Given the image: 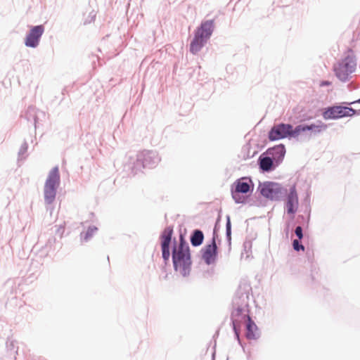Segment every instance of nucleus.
I'll use <instances>...</instances> for the list:
<instances>
[{"instance_id":"nucleus-12","label":"nucleus","mask_w":360,"mask_h":360,"mask_svg":"<svg viewBox=\"0 0 360 360\" xmlns=\"http://www.w3.org/2000/svg\"><path fill=\"white\" fill-rule=\"evenodd\" d=\"M217 245L214 238L210 244L206 245L202 250V257L207 264L213 263L217 257Z\"/></svg>"},{"instance_id":"nucleus-19","label":"nucleus","mask_w":360,"mask_h":360,"mask_svg":"<svg viewBox=\"0 0 360 360\" xmlns=\"http://www.w3.org/2000/svg\"><path fill=\"white\" fill-rule=\"evenodd\" d=\"M274 162V161L272 160V158L270 156H269V157L260 156L259 158V167L263 171H266V172L270 171L272 169Z\"/></svg>"},{"instance_id":"nucleus-8","label":"nucleus","mask_w":360,"mask_h":360,"mask_svg":"<svg viewBox=\"0 0 360 360\" xmlns=\"http://www.w3.org/2000/svg\"><path fill=\"white\" fill-rule=\"evenodd\" d=\"M291 124H279L272 127L269 134V138L271 141L278 140L290 136Z\"/></svg>"},{"instance_id":"nucleus-14","label":"nucleus","mask_w":360,"mask_h":360,"mask_svg":"<svg viewBox=\"0 0 360 360\" xmlns=\"http://www.w3.org/2000/svg\"><path fill=\"white\" fill-rule=\"evenodd\" d=\"M298 197L295 186H292L287 195L286 209L288 214H293L297 210Z\"/></svg>"},{"instance_id":"nucleus-25","label":"nucleus","mask_w":360,"mask_h":360,"mask_svg":"<svg viewBox=\"0 0 360 360\" xmlns=\"http://www.w3.org/2000/svg\"><path fill=\"white\" fill-rule=\"evenodd\" d=\"M226 231H227V234L230 235V233H231V222H230L229 219L228 220L227 224H226Z\"/></svg>"},{"instance_id":"nucleus-27","label":"nucleus","mask_w":360,"mask_h":360,"mask_svg":"<svg viewBox=\"0 0 360 360\" xmlns=\"http://www.w3.org/2000/svg\"><path fill=\"white\" fill-rule=\"evenodd\" d=\"M297 1H302V0H297Z\"/></svg>"},{"instance_id":"nucleus-21","label":"nucleus","mask_w":360,"mask_h":360,"mask_svg":"<svg viewBox=\"0 0 360 360\" xmlns=\"http://www.w3.org/2000/svg\"><path fill=\"white\" fill-rule=\"evenodd\" d=\"M96 18V12L94 10H92L89 12V15L84 18L83 20V25H87L91 24V22H94Z\"/></svg>"},{"instance_id":"nucleus-23","label":"nucleus","mask_w":360,"mask_h":360,"mask_svg":"<svg viewBox=\"0 0 360 360\" xmlns=\"http://www.w3.org/2000/svg\"><path fill=\"white\" fill-rule=\"evenodd\" d=\"M295 233L299 239H302L303 238L302 229L301 226H297Z\"/></svg>"},{"instance_id":"nucleus-26","label":"nucleus","mask_w":360,"mask_h":360,"mask_svg":"<svg viewBox=\"0 0 360 360\" xmlns=\"http://www.w3.org/2000/svg\"><path fill=\"white\" fill-rule=\"evenodd\" d=\"M144 88H145V84H143V88L141 90H143Z\"/></svg>"},{"instance_id":"nucleus-11","label":"nucleus","mask_w":360,"mask_h":360,"mask_svg":"<svg viewBox=\"0 0 360 360\" xmlns=\"http://www.w3.org/2000/svg\"><path fill=\"white\" fill-rule=\"evenodd\" d=\"M173 229L171 227H167L162 232V257L167 261L170 257L169 245L171 243Z\"/></svg>"},{"instance_id":"nucleus-17","label":"nucleus","mask_w":360,"mask_h":360,"mask_svg":"<svg viewBox=\"0 0 360 360\" xmlns=\"http://www.w3.org/2000/svg\"><path fill=\"white\" fill-rule=\"evenodd\" d=\"M208 41L199 37V36L193 34V37L191 40L189 44V51L193 55H196L205 46Z\"/></svg>"},{"instance_id":"nucleus-1","label":"nucleus","mask_w":360,"mask_h":360,"mask_svg":"<svg viewBox=\"0 0 360 360\" xmlns=\"http://www.w3.org/2000/svg\"><path fill=\"white\" fill-rule=\"evenodd\" d=\"M356 66L357 58L353 49L347 47L341 59L333 64V71L338 80L346 82L352 78L351 75L356 71Z\"/></svg>"},{"instance_id":"nucleus-7","label":"nucleus","mask_w":360,"mask_h":360,"mask_svg":"<svg viewBox=\"0 0 360 360\" xmlns=\"http://www.w3.org/2000/svg\"><path fill=\"white\" fill-rule=\"evenodd\" d=\"M215 18L209 20H202L200 25L193 31V34L199 36L207 41H209L214 32Z\"/></svg>"},{"instance_id":"nucleus-28","label":"nucleus","mask_w":360,"mask_h":360,"mask_svg":"<svg viewBox=\"0 0 360 360\" xmlns=\"http://www.w3.org/2000/svg\"><path fill=\"white\" fill-rule=\"evenodd\" d=\"M358 102H360V99L358 101Z\"/></svg>"},{"instance_id":"nucleus-16","label":"nucleus","mask_w":360,"mask_h":360,"mask_svg":"<svg viewBox=\"0 0 360 360\" xmlns=\"http://www.w3.org/2000/svg\"><path fill=\"white\" fill-rule=\"evenodd\" d=\"M332 85V82L329 80H309L308 82H300L299 88L304 90L307 88H311L314 90L316 88L329 86Z\"/></svg>"},{"instance_id":"nucleus-6","label":"nucleus","mask_w":360,"mask_h":360,"mask_svg":"<svg viewBox=\"0 0 360 360\" xmlns=\"http://www.w3.org/2000/svg\"><path fill=\"white\" fill-rule=\"evenodd\" d=\"M354 113L355 110L352 108L342 106H333L325 110L323 113V117L326 120L338 119L352 116Z\"/></svg>"},{"instance_id":"nucleus-18","label":"nucleus","mask_w":360,"mask_h":360,"mask_svg":"<svg viewBox=\"0 0 360 360\" xmlns=\"http://www.w3.org/2000/svg\"><path fill=\"white\" fill-rule=\"evenodd\" d=\"M245 336L249 340H255L259 336V329L251 318L246 322Z\"/></svg>"},{"instance_id":"nucleus-2","label":"nucleus","mask_w":360,"mask_h":360,"mask_svg":"<svg viewBox=\"0 0 360 360\" xmlns=\"http://www.w3.org/2000/svg\"><path fill=\"white\" fill-rule=\"evenodd\" d=\"M172 259L175 270L186 276L189 271L191 261L189 247L181 236L179 245L173 250Z\"/></svg>"},{"instance_id":"nucleus-22","label":"nucleus","mask_w":360,"mask_h":360,"mask_svg":"<svg viewBox=\"0 0 360 360\" xmlns=\"http://www.w3.org/2000/svg\"><path fill=\"white\" fill-rule=\"evenodd\" d=\"M292 246H293V248L297 251H299L300 250H304V246L300 244L298 240H293Z\"/></svg>"},{"instance_id":"nucleus-20","label":"nucleus","mask_w":360,"mask_h":360,"mask_svg":"<svg viewBox=\"0 0 360 360\" xmlns=\"http://www.w3.org/2000/svg\"><path fill=\"white\" fill-rule=\"evenodd\" d=\"M203 238L202 232L200 230H195L191 238V244L193 246H198L202 243Z\"/></svg>"},{"instance_id":"nucleus-5","label":"nucleus","mask_w":360,"mask_h":360,"mask_svg":"<svg viewBox=\"0 0 360 360\" xmlns=\"http://www.w3.org/2000/svg\"><path fill=\"white\" fill-rule=\"evenodd\" d=\"M261 194L271 200H278L281 198L283 191L280 184L274 182H264L259 185Z\"/></svg>"},{"instance_id":"nucleus-13","label":"nucleus","mask_w":360,"mask_h":360,"mask_svg":"<svg viewBox=\"0 0 360 360\" xmlns=\"http://www.w3.org/2000/svg\"><path fill=\"white\" fill-rule=\"evenodd\" d=\"M326 127L327 126L323 123H321L320 125H298L295 129H293L292 126L291 125V131H290V136L297 137L301 133L309 130H313L316 132H320L322 130L326 129Z\"/></svg>"},{"instance_id":"nucleus-10","label":"nucleus","mask_w":360,"mask_h":360,"mask_svg":"<svg viewBox=\"0 0 360 360\" xmlns=\"http://www.w3.org/2000/svg\"><path fill=\"white\" fill-rule=\"evenodd\" d=\"M250 184L244 181V179H238L234 183V189L231 194L235 202L242 203L244 202V198H242L240 193H247L250 191Z\"/></svg>"},{"instance_id":"nucleus-3","label":"nucleus","mask_w":360,"mask_h":360,"mask_svg":"<svg viewBox=\"0 0 360 360\" xmlns=\"http://www.w3.org/2000/svg\"><path fill=\"white\" fill-rule=\"evenodd\" d=\"M59 181L58 168L56 167L49 172L44 186V199L47 204H51L54 201Z\"/></svg>"},{"instance_id":"nucleus-15","label":"nucleus","mask_w":360,"mask_h":360,"mask_svg":"<svg viewBox=\"0 0 360 360\" xmlns=\"http://www.w3.org/2000/svg\"><path fill=\"white\" fill-rule=\"evenodd\" d=\"M266 153L272 158L274 162L279 164L285 156V149L283 145L280 144L269 148Z\"/></svg>"},{"instance_id":"nucleus-9","label":"nucleus","mask_w":360,"mask_h":360,"mask_svg":"<svg viewBox=\"0 0 360 360\" xmlns=\"http://www.w3.org/2000/svg\"><path fill=\"white\" fill-rule=\"evenodd\" d=\"M248 318L250 317L240 308H237L233 311L231 314L232 323L234 332L238 338H239L241 323L248 321Z\"/></svg>"},{"instance_id":"nucleus-24","label":"nucleus","mask_w":360,"mask_h":360,"mask_svg":"<svg viewBox=\"0 0 360 360\" xmlns=\"http://www.w3.org/2000/svg\"><path fill=\"white\" fill-rule=\"evenodd\" d=\"M154 68V66H151L148 70H147V73L146 75V80L149 81L150 79H151L153 69Z\"/></svg>"},{"instance_id":"nucleus-4","label":"nucleus","mask_w":360,"mask_h":360,"mask_svg":"<svg viewBox=\"0 0 360 360\" xmlns=\"http://www.w3.org/2000/svg\"><path fill=\"white\" fill-rule=\"evenodd\" d=\"M45 31L43 24L29 26L24 38V44L27 48L36 49L40 43L42 35Z\"/></svg>"}]
</instances>
